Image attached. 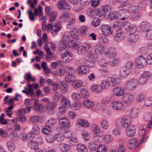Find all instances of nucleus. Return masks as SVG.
<instances>
[{"label": "nucleus", "instance_id": "obj_1", "mask_svg": "<svg viewBox=\"0 0 152 152\" xmlns=\"http://www.w3.org/2000/svg\"><path fill=\"white\" fill-rule=\"evenodd\" d=\"M77 33V31L76 29H72L68 35H63L62 42L64 44L69 43V45L71 48L76 47L80 42Z\"/></svg>", "mask_w": 152, "mask_h": 152}, {"label": "nucleus", "instance_id": "obj_2", "mask_svg": "<svg viewBox=\"0 0 152 152\" xmlns=\"http://www.w3.org/2000/svg\"><path fill=\"white\" fill-rule=\"evenodd\" d=\"M138 82L135 78H131L126 81L124 86L125 89L129 91H132L137 87Z\"/></svg>", "mask_w": 152, "mask_h": 152}, {"label": "nucleus", "instance_id": "obj_3", "mask_svg": "<svg viewBox=\"0 0 152 152\" xmlns=\"http://www.w3.org/2000/svg\"><path fill=\"white\" fill-rule=\"evenodd\" d=\"M135 62L137 67L139 68H142L146 65L147 60L144 56L140 55L136 58Z\"/></svg>", "mask_w": 152, "mask_h": 152}, {"label": "nucleus", "instance_id": "obj_4", "mask_svg": "<svg viewBox=\"0 0 152 152\" xmlns=\"http://www.w3.org/2000/svg\"><path fill=\"white\" fill-rule=\"evenodd\" d=\"M135 99L134 94L131 93H126L122 97L123 102L127 104H130Z\"/></svg>", "mask_w": 152, "mask_h": 152}, {"label": "nucleus", "instance_id": "obj_5", "mask_svg": "<svg viewBox=\"0 0 152 152\" xmlns=\"http://www.w3.org/2000/svg\"><path fill=\"white\" fill-rule=\"evenodd\" d=\"M115 28L113 29V35L115 37V39L117 41H120L125 37L124 34L120 30L118 31L116 29V25H114Z\"/></svg>", "mask_w": 152, "mask_h": 152}, {"label": "nucleus", "instance_id": "obj_6", "mask_svg": "<svg viewBox=\"0 0 152 152\" xmlns=\"http://www.w3.org/2000/svg\"><path fill=\"white\" fill-rule=\"evenodd\" d=\"M131 121V118L129 115L124 116L121 120V126L123 127L127 128L131 126L130 125Z\"/></svg>", "mask_w": 152, "mask_h": 152}, {"label": "nucleus", "instance_id": "obj_7", "mask_svg": "<svg viewBox=\"0 0 152 152\" xmlns=\"http://www.w3.org/2000/svg\"><path fill=\"white\" fill-rule=\"evenodd\" d=\"M124 27L126 31L129 33H134L137 31L136 26L131 23L126 22L124 24Z\"/></svg>", "mask_w": 152, "mask_h": 152}, {"label": "nucleus", "instance_id": "obj_8", "mask_svg": "<svg viewBox=\"0 0 152 152\" xmlns=\"http://www.w3.org/2000/svg\"><path fill=\"white\" fill-rule=\"evenodd\" d=\"M148 128L147 125H144L141 126L139 129V134L142 136V138L140 142L141 143H142L147 140V137L144 134L146 133Z\"/></svg>", "mask_w": 152, "mask_h": 152}, {"label": "nucleus", "instance_id": "obj_9", "mask_svg": "<svg viewBox=\"0 0 152 152\" xmlns=\"http://www.w3.org/2000/svg\"><path fill=\"white\" fill-rule=\"evenodd\" d=\"M151 73L148 72H144L140 78L139 83L140 85H144L146 84L148 78L150 77Z\"/></svg>", "mask_w": 152, "mask_h": 152}, {"label": "nucleus", "instance_id": "obj_10", "mask_svg": "<svg viewBox=\"0 0 152 152\" xmlns=\"http://www.w3.org/2000/svg\"><path fill=\"white\" fill-rule=\"evenodd\" d=\"M58 8L59 10L64 9L65 10H69L71 6L68 3H67L64 0H61L57 3Z\"/></svg>", "mask_w": 152, "mask_h": 152}, {"label": "nucleus", "instance_id": "obj_11", "mask_svg": "<svg viewBox=\"0 0 152 152\" xmlns=\"http://www.w3.org/2000/svg\"><path fill=\"white\" fill-rule=\"evenodd\" d=\"M100 30L103 34L105 36H108L113 34V30L108 25H103L101 26Z\"/></svg>", "mask_w": 152, "mask_h": 152}, {"label": "nucleus", "instance_id": "obj_12", "mask_svg": "<svg viewBox=\"0 0 152 152\" xmlns=\"http://www.w3.org/2000/svg\"><path fill=\"white\" fill-rule=\"evenodd\" d=\"M139 28L141 32H147L151 29V24L148 22H142Z\"/></svg>", "mask_w": 152, "mask_h": 152}, {"label": "nucleus", "instance_id": "obj_13", "mask_svg": "<svg viewBox=\"0 0 152 152\" xmlns=\"http://www.w3.org/2000/svg\"><path fill=\"white\" fill-rule=\"evenodd\" d=\"M58 124L61 128H67L70 125L69 121L66 117L60 118L58 120Z\"/></svg>", "mask_w": 152, "mask_h": 152}, {"label": "nucleus", "instance_id": "obj_14", "mask_svg": "<svg viewBox=\"0 0 152 152\" xmlns=\"http://www.w3.org/2000/svg\"><path fill=\"white\" fill-rule=\"evenodd\" d=\"M31 100L34 101L33 108L35 110L39 112H42L44 107L41 104L39 103V100L34 98L31 99Z\"/></svg>", "mask_w": 152, "mask_h": 152}, {"label": "nucleus", "instance_id": "obj_15", "mask_svg": "<svg viewBox=\"0 0 152 152\" xmlns=\"http://www.w3.org/2000/svg\"><path fill=\"white\" fill-rule=\"evenodd\" d=\"M78 73L80 75H83L87 74L88 71V67L86 65H81L77 67Z\"/></svg>", "mask_w": 152, "mask_h": 152}, {"label": "nucleus", "instance_id": "obj_16", "mask_svg": "<svg viewBox=\"0 0 152 152\" xmlns=\"http://www.w3.org/2000/svg\"><path fill=\"white\" fill-rule=\"evenodd\" d=\"M112 107L114 110L119 111L123 108L124 104L120 101H115L112 104Z\"/></svg>", "mask_w": 152, "mask_h": 152}, {"label": "nucleus", "instance_id": "obj_17", "mask_svg": "<svg viewBox=\"0 0 152 152\" xmlns=\"http://www.w3.org/2000/svg\"><path fill=\"white\" fill-rule=\"evenodd\" d=\"M94 50L96 54H100L102 55L105 54L106 51H104L103 46L100 43L95 45L94 47Z\"/></svg>", "mask_w": 152, "mask_h": 152}, {"label": "nucleus", "instance_id": "obj_18", "mask_svg": "<svg viewBox=\"0 0 152 152\" xmlns=\"http://www.w3.org/2000/svg\"><path fill=\"white\" fill-rule=\"evenodd\" d=\"M138 143V141L137 138H132L129 141L128 146L130 149H132L137 146Z\"/></svg>", "mask_w": 152, "mask_h": 152}, {"label": "nucleus", "instance_id": "obj_19", "mask_svg": "<svg viewBox=\"0 0 152 152\" xmlns=\"http://www.w3.org/2000/svg\"><path fill=\"white\" fill-rule=\"evenodd\" d=\"M113 9V8L112 7H110L108 5L103 6L102 7V10L103 12L102 11H99V12L98 11L97 12H98V13L96 14L97 15H98L99 17H101L105 15V14L104 12H107V11L111 10Z\"/></svg>", "mask_w": 152, "mask_h": 152}, {"label": "nucleus", "instance_id": "obj_20", "mask_svg": "<svg viewBox=\"0 0 152 152\" xmlns=\"http://www.w3.org/2000/svg\"><path fill=\"white\" fill-rule=\"evenodd\" d=\"M105 54L110 58H114L117 54V51L115 48H110L106 51Z\"/></svg>", "mask_w": 152, "mask_h": 152}, {"label": "nucleus", "instance_id": "obj_21", "mask_svg": "<svg viewBox=\"0 0 152 152\" xmlns=\"http://www.w3.org/2000/svg\"><path fill=\"white\" fill-rule=\"evenodd\" d=\"M76 21V17L75 15L71 16V18L69 19L67 22L66 28L70 29L74 26Z\"/></svg>", "mask_w": 152, "mask_h": 152}, {"label": "nucleus", "instance_id": "obj_22", "mask_svg": "<svg viewBox=\"0 0 152 152\" xmlns=\"http://www.w3.org/2000/svg\"><path fill=\"white\" fill-rule=\"evenodd\" d=\"M124 92V89L121 88L116 87L114 88L113 91V95L118 96H122Z\"/></svg>", "mask_w": 152, "mask_h": 152}, {"label": "nucleus", "instance_id": "obj_23", "mask_svg": "<svg viewBox=\"0 0 152 152\" xmlns=\"http://www.w3.org/2000/svg\"><path fill=\"white\" fill-rule=\"evenodd\" d=\"M126 128V133L127 136L129 137L133 136L136 132V129L134 127L131 126Z\"/></svg>", "mask_w": 152, "mask_h": 152}, {"label": "nucleus", "instance_id": "obj_24", "mask_svg": "<svg viewBox=\"0 0 152 152\" xmlns=\"http://www.w3.org/2000/svg\"><path fill=\"white\" fill-rule=\"evenodd\" d=\"M74 14L72 13H69L68 12H64L62 14L60 18V20L61 22H65L69 18H71V16H72Z\"/></svg>", "mask_w": 152, "mask_h": 152}, {"label": "nucleus", "instance_id": "obj_25", "mask_svg": "<svg viewBox=\"0 0 152 152\" xmlns=\"http://www.w3.org/2000/svg\"><path fill=\"white\" fill-rule=\"evenodd\" d=\"M128 40L130 42H135L137 41L139 37L137 34H134V33H131L129 34L128 37Z\"/></svg>", "mask_w": 152, "mask_h": 152}, {"label": "nucleus", "instance_id": "obj_26", "mask_svg": "<svg viewBox=\"0 0 152 152\" xmlns=\"http://www.w3.org/2000/svg\"><path fill=\"white\" fill-rule=\"evenodd\" d=\"M77 124L82 127H88L90 126V123L87 121L83 119H79L77 121Z\"/></svg>", "mask_w": 152, "mask_h": 152}, {"label": "nucleus", "instance_id": "obj_27", "mask_svg": "<svg viewBox=\"0 0 152 152\" xmlns=\"http://www.w3.org/2000/svg\"><path fill=\"white\" fill-rule=\"evenodd\" d=\"M91 91L95 93H99L101 92L103 89L101 86L99 85H93L91 87Z\"/></svg>", "mask_w": 152, "mask_h": 152}, {"label": "nucleus", "instance_id": "obj_28", "mask_svg": "<svg viewBox=\"0 0 152 152\" xmlns=\"http://www.w3.org/2000/svg\"><path fill=\"white\" fill-rule=\"evenodd\" d=\"M107 78L110 83V84H111L112 86H117L119 84L118 81V78L110 77Z\"/></svg>", "mask_w": 152, "mask_h": 152}, {"label": "nucleus", "instance_id": "obj_29", "mask_svg": "<svg viewBox=\"0 0 152 152\" xmlns=\"http://www.w3.org/2000/svg\"><path fill=\"white\" fill-rule=\"evenodd\" d=\"M130 72L126 67L124 66L121 67L120 71V75L123 77H127Z\"/></svg>", "mask_w": 152, "mask_h": 152}, {"label": "nucleus", "instance_id": "obj_30", "mask_svg": "<svg viewBox=\"0 0 152 152\" xmlns=\"http://www.w3.org/2000/svg\"><path fill=\"white\" fill-rule=\"evenodd\" d=\"M83 104L86 107L89 108H92L94 106V103L93 102L88 99L84 100L83 102Z\"/></svg>", "mask_w": 152, "mask_h": 152}, {"label": "nucleus", "instance_id": "obj_31", "mask_svg": "<svg viewBox=\"0 0 152 152\" xmlns=\"http://www.w3.org/2000/svg\"><path fill=\"white\" fill-rule=\"evenodd\" d=\"M87 56V59L89 61H97V56L96 53L91 51Z\"/></svg>", "mask_w": 152, "mask_h": 152}, {"label": "nucleus", "instance_id": "obj_32", "mask_svg": "<svg viewBox=\"0 0 152 152\" xmlns=\"http://www.w3.org/2000/svg\"><path fill=\"white\" fill-rule=\"evenodd\" d=\"M111 84L110 83L107 78L102 81L101 86L102 89L107 90L110 87Z\"/></svg>", "mask_w": 152, "mask_h": 152}, {"label": "nucleus", "instance_id": "obj_33", "mask_svg": "<svg viewBox=\"0 0 152 152\" xmlns=\"http://www.w3.org/2000/svg\"><path fill=\"white\" fill-rule=\"evenodd\" d=\"M53 30L51 31V33L54 36H56L58 32L61 29V28L60 24L57 23H56L53 26Z\"/></svg>", "mask_w": 152, "mask_h": 152}, {"label": "nucleus", "instance_id": "obj_34", "mask_svg": "<svg viewBox=\"0 0 152 152\" xmlns=\"http://www.w3.org/2000/svg\"><path fill=\"white\" fill-rule=\"evenodd\" d=\"M65 79L66 82H72L76 79V77L73 74H69L66 76Z\"/></svg>", "mask_w": 152, "mask_h": 152}, {"label": "nucleus", "instance_id": "obj_35", "mask_svg": "<svg viewBox=\"0 0 152 152\" xmlns=\"http://www.w3.org/2000/svg\"><path fill=\"white\" fill-rule=\"evenodd\" d=\"M63 95L60 94L58 92H55L54 93L52 97L54 100L55 102H58L60 100L61 98L63 96Z\"/></svg>", "mask_w": 152, "mask_h": 152}, {"label": "nucleus", "instance_id": "obj_36", "mask_svg": "<svg viewBox=\"0 0 152 152\" xmlns=\"http://www.w3.org/2000/svg\"><path fill=\"white\" fill-rule=\"evenodd\" d=\"M83 84V82L80 80H75L72 83V86L75 88H77L81 87Z\"/></svg>", "mask_w": 152, "mask_h": 152}, {"label": "nucleus", "instance_id": "obj_37", "mask_svg": "<svg viewBox=\"0 0 152 152\" xmlns=\"http://www.w3.org/2000/svg\"><path fill=\"white\" fill-rule=\"evenodd\" d=\"M125 142L123 140H121L119 141V147L118 152H125Z\"/></svg>", "mask_w": 152, "mask_h": 152}, {"label": "nucleus", "instance_id": "obj_38", "mask_svg": "<svg viewBox=\"0 0 152 152\" xmlns=\"http://www.w3.org/2000/svg\"><path fill=\"white\" fill-rule=\"evenodd\" d=\"M77 151L79 152H87L88 149L85 145L81 144H78L77 146Z\"/></svg>", "mask_w": 152, "mask_h": 152}, {"label": "nucleus", "instance_id": "obj_39", "mask_svg": "<svg viewBox=\"0 0 152 152\" xmlns=\"http://www.w3.org/2000/svg\"><path fill=\"white\" fill-rule=\"evenodd\" d=\"M27 86L28 87V88L27 90V93H26V95L28 96H30L33 99L34 96V91L32 89V86L29 83H28L27 85ZM34 98H33V99Z\"/></svg>", "mask_w": 152, "mask_h": 152}, {"label": "nucleus", "instance_id": "obj_40", "mask_svg": "<svg viewBox=\"0 0 152 152\" xmlns=\"http://www.w3.org/2000/svg\"><path fill=\"white\" fill-rule=\"evenodd\" d=\"M8 149L10 151H12L15 150V145L14 142L11 141H9L7 142Z\"/></svg>", "mask_w": 152, "mask_h": 152}, {"label": "nucleus", "instance_id": "obj_41", "mask_svg": "<svg viewBox=\"0 0 152 152\" xmlns=\"http://www.w3.org/2000/svg\"><path fill=\"white\" fill-rule=\"evenodd\" d=\"M56 104L54 102H49L47 104L46 107L49 111H53L56 107Z\"/></svg>", "mask_w": 152, "mask_h": 152}, {"label": "nucleus", "instance_id": "obj_42", "mask_svg": "<svg viewBox=\"0 0 152 152\" xmlns=\"http://www.w3.org/2000/svg\"><path fill=\"white\" fill-rule=\"evenodd\" d=\"M59 148L62 151L66 152L69 150V147L67 144L61 143L59 145Z\"/></svg>", "mask_w": 152, "mask_h": 152}, {"label": "nucleus", "instance_id": "obj_43", "mask_svg": "<svg viewBox=\"0 0 152 152\" xmlns=\"http://www.w3.org/2000/svg\"><path fill=\"white\" fill-rule=\"evenodd\" d=\"M134 66V62L129 61L126 63L125 66L124 67H126V69L130 72L131 70L133 69Z\"/></svg>", "mask_w": 152, "mask_h": 152}, {"label": "nucleus", "instance_id": "obj_44", "mask_svg": "<svg viewBox=\"0 0 152 152\" xmlns=\"http://www.w3.org/2000/svg\"><path fill=\"white\" fill-rule=\"evenodd\" d=\"M145 120L149 121V123L148 124V126L150 129L152 128V117L150 114H146L145 115Z\"/></svg>", "mask_w": 152, "mask_h": 152}, {"label": "nucleus", "instance_id": "obj_45", "mask_svg": "<svg viewBox=\"0 0 152 152\" xmlns=\"http://www.w3.org/2000/svg\"><path fill=\"white\" fill-rule=\"evenodd\" d=\"M61 103L62 105L65 107L67 105H70V102L68 99L65 97L64 95L62 98Z\"/></svg>", "mask_w": 152, "mask_h": 152}, {"label": "nucleus", "instance_id": "obj_46", "mask_svg": "<svg viewBox=\"0 0 152 152\" xmlns=\"http://www.w3.org/2000/svg\"><path fill=\"white\" fill-rule=\"evenodd\" d=\"M108 17L110 19L113 20L118 19V13L116 11H111L109 14Z\"/></svg>", "mask_w": 152, "mask_h": 152}, {"label": "nucleus", "instance_id": "obj_47", "mask_svg": "<svg viewBox=\"0 0 152 152\" xmlns=\"http://www.w3.org/2000/svg\"><path fill=\"white\" fill-rule=\"evenodd\" d=\"M80 93L83 97L85 98H87L89 96V93L88 90L85 88H82L80 89Z\"/></svg>", "mask_w": 152, "mask_h": 152}, {"label": "nucleus", "instance_id": "obj_48", "mask_svg": "<svg viewBox=\"0 0 152 152\" xmlns=\"http://www.w3.org/2000/svg\"><path fill=\"white\" fill-rule=\"evenodd\" d=\"M83 46L85 48V50L87 52L91 51L93 48L90 43L86 42L84 44Z\"/></svg>", "mask_w": 152, "mask_h": 152}, {"label": "nucleus", "instance_id": "obj_49", "mask_svg": "<svg viewBox=\"0 0 152 152\" xmlns=\"http://www.w3.org/2000/svg\"><path fill=\"white\" fill-rule=\"evenodd\" d=\"M54 137L56 140L59 142H62L64 139V137L61 134H55Z\"/></svg>", "mask_w": 152, "mask_h": 152}, {"label": "nucleus", "instance_id": "obj_50", "mask_svg": "<svg viewBox=\"0 0 152 152\" xmlns=\"http://www.w3.org/2000/svg\"><path fill=\"white\" fill-rule=\"evenodd\" d=\"M139 111L136 108H133L130 113V115L132 118H135L138 116Z\"/></svg>", "mask_w": 152, "mask_h": 152}, {"label": "nucleus", "instance_id": "obj_51", "mask_svg": "<svg viewBox=\"0 0 152 152\" xmlns=\"http://www.w3.org/2000/svg\"><path fill=\"white\" fill-rule=\"evenodd\" d=\"M40 117L38 115L32 116L30 118V121L32 123H37L40 120Z\"/></svg>", "mask_w": 152, "mask_h": 152}, {"label": "nucleus", "instance_id": "obj_52", "mask_svg": "<svg viewBox=\"0 0 152 152\" xmlns=\"http://www.w3.org/2000/svg\"><path fill=\"white\" fill-rule=\"evenodd\" d=\"M10 138L13 141H15L18 139V134L16 132H12L9 134Z\"/></svg>", "mask_w": 152, "mask_h": 152}, {"label": "nucleus", "instance_id": "obj_53", "mask_svg": "<svg viewBox=\"0 0 152 152\" xmlns=\"http://www.w3.org/2000/svg\"><path fill=\"white\" fill-rule=\"evenodd\" d=\"M60 91L63 93H66L68 91V86L66 83L61 84L60 88Z\"/></svg>", "mask_w": 152, "mask_h": 152}, {"label": "nucleus", "instance_id": "obj_54", "mask_svg": "<svg viewBox=\"0 0 152 152\" xmlns=\"http://www.w3.org/2000/svg\"><path fill=\"white\" fill-rule=\"evenodd\" d=\"M129 4L126 3H124L121 4L119 7V9L120 10H125L128 11Z\"/></svg>", "mask_w": 152, "mask_h": 152}, {"label": "nucleus", "instance_id": "obj_55", "mask_svg": "<svg viewBox=\"0 0 152 152\" xmlns=\"http://www.w3.org/2000/svg\"><path fill=\"white\" fill-rule=\"evenodd\" d=\"M32 132L36 135L40 133V130L38 126L37 125L34 126L32 130Z\"/></svg>", "mask_w": 152, "mask_h": 152}, {"label": "nucleus", "instance_id": "obj_56", "mask_svg": "<svg viewBox=\"0 0 152 152\" xmlns=\"http://www.w3.org/2000/svg\"><path fill=\"white\" fill-rule=\"evenodd\" d=\"M107 151V148L104 145L100 144L99 145L97 151L98 152H106Z\"/></svg>", "mask_w": 152, "mask_h": 152}, {"label": "nucleus", "instance_id": "obj_57", "mask_svg": "<svg viewBox=\"0 0 152 152\" xmlns=\"http://www.w3.org/2000/svg\"><path fill=\"white\" fill-rule=\"evenodd\" d=\"M106 143L108 144L111 142L113 140V138L111 135H106L103 138Z\"/></svg>", "mask_w": 152, "mask_h": 152}, {"label": "nucleus", "instance_id": "obj_58", "mask_svg": "<svg viewBox=\"0 0 152 152\" xmlns=\"http://www.w3.org/2000/svg\"><path fill=\"white\" fill-rule=\"evenodd\" d=\"M51 130L50 126L47 125L44 128L42 129V133L45 134H47L50 133Z\"/></svg>", "mask_w": 152, "mask_h": 152}, {"label": "nucleus", "instance_id": "obj_59", "mask_svg": "<svg viewBox=\"0 0 152 152\" xmlns=\"http://www.w3.org/2000/svg\"><path fill=\"white\" fill-rule=\"evenodd\" d=\"M57 13L55 12H52L50 17V23H53L54 21L57 17Z\"/></svg>", "mask_w": 152, "mask_h": 152}, {"label": "nucleus", "instance_id": "obj_60", "mask_svg": "<svg viewBox=\"0 0 152 152\" xmlns=\"http://www.w3.org/2000/svg\"><path fill=\"white\" fill-rule=\"evenodd\" d=\"M9 136V134L6 130L0 129V136L3 138H6Z\"/></svg>", "mask_w": 152, "mask_h": 152}, {"label": "nucleus", "instance_id": "obj_61", "mask_svg": "<svg viewBox=\"0 0 152 152\" xmlns=\"http://www.w3.org/2000/svg\"><path fill=\"white\" fill-rule=\"evenodd\" d=\"M66 73L68 74H73L75 72V69L72 67L68 66L66 68Z\"/></svg>", "mask_w": 152, "mask_h": 152}, {"label": "nucleus", "instance_id": "obj_62", "mask_svg": "<svg viewBox=\"0 0 152 152\" xmlns=\"http://www.w3.org/2000/svg\"><path fill=\"white\" fill-rule=\"evenodd\" d=\"M97 143L96 142H91L89 143V148L92 151L95 150L96 148Z\"/></svg>", "mask_w": 152, "mask_h": 152}, {"label": "nucleus", "instance_id": "obj_63", "mask_svg": "<svg viewBox=\"0 0 152 152\" xmlns=\"http://www.w3.org/2000/svg\"><path fill=\"white\" fill-rule=\"evenodd\" d=\"M72 98L77 101H79L80 99V96L79 94L77 93H74L71 95Z\"/></svg>", "mask_w": 152, "mask_h": 152}, {"label": "nucleus", "instance_id": "obj_64", "mask_svg": "<svg viewBox=\"0 0 152 152\" xmlns=\"http://www.w3.org/2000/svg\"><path fill=\"white\" fill-rule=\"evenodd\" d=\"M145 104L147 106H150L152 107V99L149 98H147L145 100Z\"/></svg>", "mask_w": 152, "mask_h": 152}]
</instances>
